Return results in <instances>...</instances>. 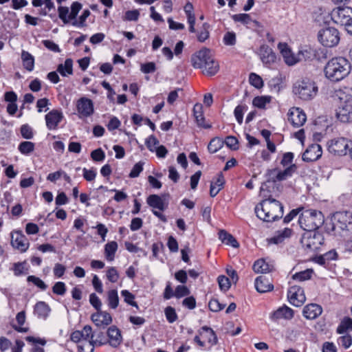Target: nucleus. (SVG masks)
I'll list each match as a JSON object with an SVG mask.
<instances>
[{"label": "nucleus", "mask_w": 352, "mask_h": 352, "mask_svg": "<svg viewBox=\"0 0 352 352\" xmlns=\"http://www.w3.org/2000/svg\"><path fill=\"white\" fill-rule=\"evenodd\" d=\"M118 249V244L116 241H111L107 243L104 246V254L108 261H113L114 259L115 253Z\"/></svg>", "instance_id": "nucleus-36"}, {"label": "nucleus", "mask_w": 352, "mask_h": 352, "mask_svg": "<svg viewBox=\"0 0 352 352\" xmlns=\"http://www.w3.org/2000/svg\"><path fill=\"white\" fill-rule=\"evenodd\" d=\"M333 229L352 233V214L350 212H337L333 217Z\"/></svg>", "instance_id": "nucleus-9"}, {"label": "nucleus", "mask_w": 352, "mask_h": 352, "mask_svg": "<svg viewBox=\"0 0 352 352\" xmlns=\"http://www.w3.org/2000/svg\"><path fill=\"white\" fill-rule=\"evenodd\" d=\"M164 313H165V316H166L167 320L170 323H173V322H175L178 318V316L175 311V309L170 306L167 307L165 309Z\"/></svg>", "instance_id": "nucleus-48"}, {"label": "nucleus", "mask_w": 352, "mask_h": 352, "mask_svg": "<svg viewBox=\"0 0 352 352\" xmlns=\"http://www.w3.org/2000/svg\"><path fill=\"white\" fill-rule=\"evenodd\" d=\"M21 133L25 139H32L33 138L32 129L28 124H23L21 127Z\"/></svg>", "instance_id": "nucleus-61"}, {"label": "nucleus", "mask_w": 352, "mask_h": 352, "mask_svg": "<svg viewBox=\"0 0 352 352\" xmlns=\"http://www.w3.org/2000/svg\"><path fill=\"white\" fill-rule=\"evenodd\" d=\"M217 281L221 290L227 291L230 287V279L223 275L219 276L217 278Z\"/></svg>", "instance_id": "nucleus-52"}, {"label": "nucleus", "mask_w": 352, "mask_h": 352, "mask_svg": "<svg viewBox=\"0 0 352 352\" xmlns=\"http://www.w3.org/2000/svg\"><path fill=\"white\" fill-rule=\"evenodd\" d=\"M256 216L266 222L274 221L283 217V206L274 199H265L255 208Z\"/></svg>", "instance_id": "nucleus-3"}, {"label": "nucleus", "mask_w": 352, "mask_h": 352, "mask_svg": "<svg viewBox=\"0 0 352 352\" xmlns=\"http://www.w3.org/2000/svg\"><path fill=\"white\" fill-rule=\"evenodd\" d=\"M331 19L337 24L344 25L346 31L352 35V8L338 7L331 12Z\"/></svg>", "instance_id": "nucleus-6"}, {"label": "nucleus", "mask_w": 352, "mask_h": 352, "mask_svg": "<svg viewBox=\"0 0 352 352\" xmlns=\"http://www.w3.org/2000/svg\"><path fill=\"white\" fill-rule=\"evenodd\" d=\"M323 241L322 234L316 230L305 232L300 240L302 247L309 252H314L319 249L323 244Z\"/></svg>", "instance_id": "nucleus-7"}, {"label": "nucleus", "mask_w": 352, "mask_h": 352, "mask_svg": "<svg viewBox=\"0 0 352 352\" xmlns=\"http://www.w3.org/2000/svg\"><path fill=\"white\" fill-rule=\"evenodd\" d=\"M318 88L310 78H302L296 80L293 85V93L302 100H311L316 97Z\"/></svg>", "instance_id": "nucleus-5"}, {"label": "nucleus", "mask_w": 352, "mask_h": 352, "mask_svg": "<svg viewBox=\"0 0 352 352\" xmlns=\"http://www.w3.org/2000/svg\"><path fill=\"white\" fill-rule=\"evenodd\" d=\"M121 295L124 298V300L126 303L133 307H135L137 309H138V305L137 302L133 300L135 298V296L133 294L129 292L128 290H122L121 292Z\"/></svg>", "instance_id": "nucleus-47"}, {"label": "nucleus", "mask_w": 352, "mask_h": 352, "mask_svg": "<svg viewBox=\"0 0 352 352\" xmlns=\"http://www.w3.org/2000/svg\"><path fill=\"white\" fill-rule=\"evenodd\" d=\"M293 316V310L287 306H283L278 309L276 311H274L271 314L270 318L274 321H276L281 318L289 320L292 319Z\"/></svg>", "instance_id": "nucleus-24"}, {"label": "nucleus", "mask_w": 352, "mask_h": 352, "mask_svg": "<svg viewBox=\"0 0 352 352\" xmlns=\"http://www.w3.org/2000/svg\"><path fill=\"white\" fill-rule=\"evenodd\" d=\"M210 25L208 23H203L202 26L197 32V38L200 43L204 42L210 36Z\"/></svg>", "instance_id": "nucleus-38"}, {"label": "nucleus", "mask_w": 352, "mask_h": 352, "mask_svg": "<svg viewBox=\"0 0 352 352\" xmlns=\"http://www.w3.org/2000/svg\"><path fill=\"white\" fill-rule=\"evenodd\" d=\"M50 311V309L45 302H38L34 306V314L38 318H47Z\"/></svg>", "instance_id": "nucleus-33"}, {"label": "nucleus", "mask_w": 352, "mask_h": 352, "mask_svg": "<svg viewBox=\"0 0 352 352\" xmlns=\"http://www.w3.org/2000/svg\"><path fill=\"white\" fill-rule=\"evenodd\" d=\"M288 121L294 126L299 127L306 122L307 116L304 111L298 107H292L287 113Z\"/></svg>", "instance_id": "nucleus-15"}, {"label": "nucleus", "mask_w": 352, "mask_h": 352, "mask_svg": "<svg viewBox=\"0 0 352 352\" xmlns=\"http://www.w3.org/2000/svg\"><path fill=\"white\" fill-rule=\"evenodd\" d=\"M248 109L246 105H238L236 107L234 114L239 124H242L243 120V112Z\"/></svg>", "instance_id": "nucleus-49"}, {"label": "nucleus", "mask_w": 352, "mask_h": 352, "mask_svg": "<svg viewBox=\"0 0 352 352\" xmlns=\"http://www.w3.org/2000/svg\"><path fill=\"white\" fill-rule=\"evenodd\" d=\"M78 112L82 117H89L94 113V104L91 100L87 98H81L76 104Z\"/></svg>", "instance_id": "nucleus-17"}, {"label": "nucleus", "mask_w": 352, "mask_h": 352, "mask_svg": "<svg viewBox=\"0 0 352 352\" xmlns=\"http://www.w3.org/2000/svg\"><path fill=\"white\" fill-rule=\"evenodd\" d=\"M58 16L64 23H67L69 21V8L65 6H59L58 8Z\"/></svg>", "instance_id": "nucleus-53"}, {"label": "nucleus", "mask_w": 352, "mask_h": 352, "mask_svg": "<svg viewBox=\"0 0 352 352\" xmlns=\"http://www.w3.org/2000/svg\"><path fill=\"white\" fill-rule=\"evenodd\" d=\"M351 70V63L342 56L332 58L324 67L325 77L333 82H339L346 78L350 74Z\"/></svg>", "instance_id": "nucleus-1"}, {"label": "nucleus", "mask_w": 352, "mask_h": 352, "mask_svg": "<svg viewBox=\"0 0 352 352\" xmlns=\"http://www.w3.org/2000/svg\"><path fill=\"white\" fill-rule=\"evenodd\" d=\"M255 288L259 293H265L274 289L273 284L265 276H259L255 280Z\"/></svg>", "instance_id": "nucleus-22"}, {"label": "nucleus", "mask_w": 352, "mask_h": 352, "mask_svg": "<svg viewBox=\"0 0 352 352\" xmlns=\"http://www.w3.org/2000/svg\"><path fill=\"white\" fill-rule=\"evenodd\" d=\"M91 320L97 327H102L103 328L112 322L111 315L106 311H101V309L91 315Z\"/></svg>", "instance_id": "nucleus-19"}, {"label": "nucleus", "mask_w": 352, "mask_h": 352, "mask_svg": "<svg viewBox=\"0 0 352 352\" xmlns=\"http://www.w3.org/2000/svg\"><path fill=\"white\" fill-rule=\"evenodd\" d=\"M147 204L153 208L164 211L167 208L164 199L157 195H151L147 197Z\"/></svg>", "instance_id": "nucleus-26"}, {"label": "nucleus", "mask_w": 352, "mask_h": 352, "mask_svg": "<svg viewBox=\"0 0 352 352\" xmlns=\"http://www.w3.org/2000/svg\"><path fill=\"white\" fill-rule=\"evenodd\" d=\"M57 72L63 76L72 75L73 74V60L71 58H67L64 64L58 65Z\"/></svg>", "instance_id": "nucleus-32"}, {"label": "nucleus", "mask_w": 352, "mask_h": 352, "mask_svg": "<svg viewBox=\"0 0 352 352\" xmlns=\"http://www.w3.org/2000/svg\"><path fill=\"white\" fill-rule=\"evenodd\" d=\"M193 67L202 69V73L206 76L215 75L219 69V63L214 60L209 49L202 48L191 56Z\"/></svg>", "instance_id": "nucleus-2"}, {"label": "nucleus", "mask_w": 352, "mask_h": 352, "mask_svg": "<svg viewBox=\"0 0 352 352\" xmlns=\"http://www.w3.org/2000/svg\"><path fill=\"white\" fill-rule=\"evenodd\" d=\"M19 151L24 155H28L34 150V143L25 141L20 143L18 147Z\"/></svg>", "instance_id": "nucleus-44"}, {"label": "nucleus", "mask_w": 352, "mask_h": 352, "mask_svg": "<svg viewBox=\"0 0 352 352\" xmlns=\"http://www.w3.org/2000/svg\"><path fill=\"white\" fill-rule=\"evenodd\" d=\"M224 304H221L217 299L213 298L209 301L208 307L210 311L217 312L222 310L225 307Z\"/></svg>", "instance_id": "nucleus-54"}, {"label": "nucleus", "mask_w": 352, "mask_h": 352, "mask_svg": "<svg viewBox=\"0 0 352 352\" xmlns=\"http://www.w3.org/2000/svg\"><path fill=\"white\" fill-rule=\"evenodd\" d=\"M95 339L86 341L82 344L78 345V352H93L95 345H104L107 344V338L105 334L102 331L94 333Z\"/></svg>", "instance_id": "nucleus-12"}, {"label": "nucleus", "mask_w": 352, "mask_h": 352, "mask_svg": "<svg viewBox=\"0 0 352 352\" xmlns=\"http://www.w3.org/2000/svg\"><path fill=\"white\" fill-rule=\"evenodd\" d=\"M250 83L257 89H260L263 86V81L261 77L255 73H251L249 76Z\"/></svg>", "instance_id": "nucleus-45"}, {"label": "nucleus", "mask_w": 352, "mask_h": 352, "mask_svg": "<svg viewBox=\"0 0 352 352\" xmlns=\"http://www.w3.org/2000/svg\"><path fill=\"white\" fill-rule=\"evenodd\" d=\"M193 113L198 126H202L205 129H208L210 127V125L204 124L205 118L203 115L202 106L201 104H197L194 106Z\"/></svg>", "instance_id": "nucleus-30"}, {"label": "nucleus", "mask_w": 352, "mask_h": 352, "mask_svg": "<svg viewBox=\"0 0 352 352\" xmlns=\"http://www.w3.org/2000/svg\"><path fill=\"white\" fill-rule=\"evenodd\" d=\"M81 8H82L81 3H80L77 1L74 2L71 6V12L69 14V19L71 20L76 19V17L78 15V13L81 10Z\"/></svg>", "instance_id": "nucleus-60"}, {"label": "nucleus", "mask_w": 352, "mask_h": 352, "mask_svg": "<svg viewBox=\"0 0 352 352\" xmlns=\"http://www.w3.org/2000/svg\"><path fill=\"white\" fill-rule=\"evenodd\" d=\"M340 104L336 110V116L342 122H352V98L343 101V97H340Z\"/></svg>", "instance_id": "nucleus-10"}, {"label": "nucleus", "mask_w": 352, "mask_h": 352, "mask_svg": "<svg viewBox=\"0 0 352 352\" xmlns=\"http://www.w3.org/2000/svg\"><path fill=\"white\" fill-rule=\"evenodd\" d=\"M278 48L287 65H293L296 63V55L292 54L286 43H279Z\"/></svg>", "instance_id": "nucleus-27"}, {"label": "nucleus", "mask_w": 352, "mask_h": 352, "mask_svg": "<svg viewBox=\"0 0 352 352\" xmlns=\"http://www.w3.org/2000/svg\"><path fill=\"white\" fill-rule=\"evenodd\" d=\"M322 153L320 145L313 144L309 146L302 154V160L305 162H314L321 157Z\"/></svg>", "instance_id": "nucleus-18"}, {"label": "nucleus", "mask_w": 352, "mask_h": 352, "mask_svg": "<svg viewBox=\"0 0 352 352\" xmlns=\"http://www.w3.org/2000/svg\"><path fill=\"white\" fill-rule=\"evenodd\" d=\"M219 238L223 243H226V245H230L233 248H238L239 246V244L236 239L224 230L219 231Z\"/></svg>", "instance_id": "nucleus-31"}, {"label": "nucleus", "mask_w": 352, "mask_h": 352, "mask_svg": "<svg viewBox=\"0 0 352 352\" xmlns=\"http://www.w3.org/2000/svg\"><path fill=\"white\" fill-rule=\"evenodd\" d=\"M64 116L61 111L52 109L45 115L46 126L49 130H55Z\"/></svg>", "instance_id": "nucleus-16"}, {"label": "nucleus", "mask_w": 352, "mask_h": 352, "mask_svg": "<svg viewBox=\"0 0 352 352\" xmlns=\"http://www.w3.org/2000/svg\"><path fill=\"white\" fill-rule=\"evenodd\" d=\"M313 274L311 269H307L300 272H297L292 276V278L298 281H304L311 278Z\"/></svg>", "instance_id": "nucleus-43"}, {"label": "nucleus", "mask_w": 352, "mask_h": 352, "mask_svg": "<svg viewBox=\"0 0 352 352\" xmlns=\"http://www.w3.org/2000/svg\"><path fill=\"white\" fill-rule=\"evenodd\" d=\"M224 144L223 140L218 137L212 138L208 145V151L211 153L217 152L223 147Z\"/></svg>", "instance_id": "nucleus-39"}, {"label": "nucleus", "mask_w": 352, "mask_h": 352, "mask_svg": "<svg viewBox=\"0 0 352 352\" xmlns=\"http://www.w3.org/2000/svg\"><path fill=\"white\" fill-rule=\"evenodd\" d=\"M234 21H239L243 24L250 25L251 28L260 27L258 21H253L248 14H238L232 16Z\"/></svg>", "instance_id": "nucleus-28"}, {"label": "nucleus", "mask_w": 352, "mask_h": 352, "mask_svg": "<svg viewBox=\"0 0 352 352\" xmlns=\"http://www.w3.org/2000/svg\"><path fill=\"white\" fill-rule=\"evenodd\" d=\"M199 334L207 339V341L211 345H214L217 343V337L214 331L210 327L207 326L202 327Z\"/></svg>", "instance_id": "nucleus-29"}, {"label": "nucleus", "mask_w": 352, "mask_h": 352, "mask_svg": "<svg viewBox=\"0 0 352 352\" xmlns=\"http://www.w3.org/2000/svg\"><path fill=\"white\" fill-rule=\"evenodd\" d=\"M322 312V307L318 304L311 303L306 305L303 309V316L309 320L316 319Z\"/></svg>", "instance_id": "nucleus-23"}, {"label": "nucleus", "mask_w": 352, "mask_h": 352, "mask_svg": "<svg viewBox=\"0 0 352 352\" xmlns=\"http://www.w3.org/2000/svg\"><path fill=\"white\" fill-rule=\"evenodd\" d=\"M352 329V319L346 318L342 322L341 324L338 327L337 331L339 333H342L346 329Z\"/></svg>", "instance_id": "nucleus-56"}, {"label": "nucleus", "mask_w": 352, "mask_h": 352, "mask_svg": "<svg viewBox=\"0 0 352 352\" xmlns=\"http://www.w3.org/2000/svg\"><path fill=\"white\" fill-rule=\"evenodd\" d=\"M108 305L111 309H116L119 304V298L118 292L116 289H111L107 294Z\"/></svg>", "instance_id": "nucleus-41"}, {"label": "nucleus", "mask_w": 352, "mask_h": 352, "mask_svg": "<svg viewBox=\"0 0 352 352\" xmlns=\"http://www.w3.org/2000/svg\"><path fill=\"white\" fill-rule=\"evenodd\" d=\"M82 338V344H83L86 341H89L94 338V333L92 332V329L89 325H86L84 327L83 329L80 331Z\"/></svg>", "instance_id": "nucleus-46"}, {"label": "nucleus", "mask_w": 352, "mask_h": 352, "mask_svg": "<svg viewBox=\"0 0 352 352\" xmlns=\"http://www.w3.org/2000/svg\"><path fill=\"white\" fill-rule=\"evenodd\" d=\"M259 56L263 63L267 66L276 61V56L272 49L267 45H263L259 49Z\"/></svg>", "instance_id": "nucleus-20"}, {"label": "nucleus", "mask_w": 352, "mask_h": 352, "mask_svg": "<svg viewBox=\"0 0 352 352\" xmlns=\"http://www.w3.org/2000/svg\"><path fill=\"white\" fill-rule=\"evenodd\" d=\"M287 298L289 302L296 307H300L306 300L304 290L298 285L289 287L287 292Z\"/></svg>", "instance_id": "nucleus-13"}, {"label": "nucleus", "mask_w": 352, "mask_h": 352, "mask_svg": "<svg viewBox=\"0 0 352 352\" xmlns=\"http://www.w3.org/2000/svg\"><path fill=\"white\" fill-rule=\"evenodd\" d=\"M292 230L289 228H285L282 231H278L277 234L271 238L270 241L274 244H278L283 241L286 238H289L292 234Z\"/></svg>", "instance_id": "nucleus-35"}, {"label": "nucleus", "mask_w": 352, "mask_h": 352, "mask_svg": "<svg viewBox=\"0 0 352 352\" xmlns=\"http://www.w3.org/2000/svg\"><path fill=\"white\" fill-rule=\"evenodd\" d=\"M224 144L230 149L236 151L238 149V140L234 136H228L223 141Z\"/></svg>", "instance_id": "nucleus-57"}, {"label": "nucleus", "mask_w": 352, "mask_h": 352, "mask_svg": "<svg viewBox=\"0 0 352 352\" xmlns=\"http://www.w3.org/2000/svg\"><path fill=\"white\" fill-rule=\"evenodd\" d=\"M190 289L185 285H177L175 290V297L181 298L190 294Z\"/></svg>", "instance_id": "nucleus-50"}, {"label": "nucleus", "mask_w": 352, "mask_h": 352, "mask_svg": "<svg viewBox=\"0 0 352 352\" xmlns=\"http://www.w3.org/2000/svg\"><path fill=\"white\" fill-rule=\"evenodd\" d=\"M107 277L108 280L111 283L117 282L119 278V275L116 269L113 267H110L107 272Z\"/></svg>", "instance_id": "nucleus-64"}, {"label": "nucleus", "mask_w": 352, "mask_h": 352, "mask_svg": "<svg viewBox=\"0 0 352 352\" xmlns=\"http://www.w3.org/2000/svg\"><path fill=\"white\" fill-rule=\"evenodd\" d=\"M107 334L108 336L107 343L111 346L117 347L121 344L122 337L120 329L117 327L112 325L109 327Z\"/></svg>", "instance_id": "nucleus-21"}, {"label": "nucleus", "mask_w": 352, "mask_h": 352, "mask_svg": "<svg viewBox=\"0 0 352 352\" xmlns=\"http://www.w3.org/2000/svg\"><path fill=\"white\" fill-rule=\"evenodd\" d=\"M315 57V50L310 47L305 46V47L301 48L296 54V63L311 60Z\"/></svg>", "instance_id": "nucleus-25"}, {"label": "nucleus", "mask_w": 352, "mask_h": 352, "mask_svg": "<svg viewBox=\"0 0 352 352\" xmlns=\"http://www.w3.org/2000/svg\"><path fill=\"white\" fill-rule=\"evenodd\" d=\"M21 58L24 68L28 71H32L34 67V59L33 56L28 52L23 50L21 53Z\"/></svg>", "instance_id": "nucleus-34"}, {"label": "nucleus", "mask_w": 352, "mask_h": 352, "mask_svg": "<svg viewBox=\"0 0 352 352\" xmlns=\"http://www.w3.org/2000/svg\"><path fill=\"white\" fill-rule=\"evenodd\" d=\"M90 304L97 310L101 309L102 302L100 298L96 296L95 293H92L89 296Z\"/></svg>", "instance_id": "nucleus-63"}, {"label": "nucleus", "mask_w": 352, "mask_h": 352, "mask_svg": "<svg viewBox=\"0 0 352 352\" xmlns=\"http://www.w3.org/2000/svg\"><path fill=\"white\" fill-rule=\"evenodd\" d=\"M324 222L322 212L314 210H302L298 218V223L306 232L317 230Z\"/></svg>", "instance_id": "nucleus-4"}, {"label": "nucleus", "mask_w": 352, "mask_h": 352, "mask_svg": "<svg viewBox=\"0 0 352 352\" xmlns=\"http://www.w3.org/2000/svg\"><path fill=\"white\" fill-rule=\"evenodd\" d=\"M11 244L15 249L21 252H25L29 247V241L21 231H14L11 233Z\"/></svg>", "instance_id": "nucleus-14"}, {"label": "nucleus", "mask_w": 352, "mask_h": 352, "mask_svg": "<svg viewBox=\"0 0 352 352\" xmlns=\"http://www.w3.org/2000/svg\"><path fill=\"white\" fill-rule=\"evenodd\" d=\"M91 157L94 161L101 162L104 160L105 154L101 148H98L91 153Z\"/></svg>", "instance_id": "nucleus-62"}, {"label": "nucleus", "mask_w": 352, "mask_h": 352, "mask_svg": "<svg viewBox=\"0 0 352 352\" xmlns=\"http://www.w3.org/2000/svg\"><path fill=\"white\" fill-rule=\"evenodd\" d=\"M338 342L339 345L343 346L345 349H347L351 345L352 338L350 335L346 334L344 336H340L338 339Z\"/></svg>", "instance_id": "nucleus-58"}, {"label": "nucleus", "mask_w": 352, "mask_h": 352, "mask_svg": "<svg viewBox=\"0 0 352 352\" xmlns=\"http://www.w3.org/2000/svg\"><path fill=\"white\" fill-rule=\"evenodd\" d=\"M143 165H144V162H139L136 163L133 166L131 173H129V177L131 178H135V177H138L140 173L143 170Z\"/></svg>", "instance_id": "nucleus-59"}, {"label": "nucleus", "mask_w": 352, "mask_h": 352, "mask_svg": "<svg viewBox=\"0 0 352 352\" xmlns=\"http://www.w3.org/2000/svg\"><path fill=\"white\" fill-rule=\"evenodd\" d=\"M296 168L297 167L295 164H292L284 170H278V174L277 175L278 181L280 182L287 179L293 175V173L296 170Z\"/></svg>", "instance_id": "nucleus-40"}, {"label": "nucleus", "mask_w": 352, "mask_h": 352, "mask_svg": "<svg viewBox=\"0 0 352 352\" xmlns=\"http://www.w3.org/2000/svg\"><path fill=\"white\" fill-rule=\"evenodd\" d=\"M318 38L319 42L324 46L332 47L337 45L340 41L338 30L333 27L322 28L318 32Z\"/></svg>", "instance_id": "nucleus-8"}, {"label": "nucleus", "mask_w": 352, "mask_h": 352, "mask_svg": "<svg viewBox=\"0 0 352 352\" xmlns=\"http://www.w3.org/2000/svg\"><path fill=\"white\" fill-rule=\"evenodd\" d=\"M271 99L272 97L267 96H256L254 98L252 104L259 109H264L266 104L271 102Z\"/></svg>", "instance_id": "nucleus-42"}, {"label": "nucleus", "mask_w": 352, "mask_h": 352, "mask_svg": "<svg viewBox=\"0 0 352 352\" xmlns=\"http://www.w3.org/2000/svg\"><path fill=\"white\" fill-rule=\"evenodd\" d=\"M253 270L256 273H267L272 270V266L267 263L264 259H259L254 263Z\"/></svg>", "instance_id": "nucleus-37"}, {"label": "nucleus", "mask_w": 352, "mask_h": 352, "mask_svg": "<svg viewBox=\"0 0 352 352\" xmlns=\"http://www.w3.org/2000/svg\"><path fill=\"white\" fill-rule=\"evenodd\" d=\"M66 290V285L63 282H57L52 287L53 293L57 295L63 296Z\"/></svg>", "instance_id": "nucleus-55"}, {"label": "nucleus", "mask_w": 352, "mask_h": 352, "mask_svg": "<svg viewBox=\"0 0 352 352\" xmlns=\"http://www.w3.org/2000/svg\"><path fill=\"white\" fill-rule=\"evenodd\" d=\"M350 141L344 138H337L327 143L328 151L338 155H344L347 153Z\"/></svg>", "instance_id": "nucleus-11"}, {"label": "nucleus", "mask_w": 352, "mask_h": 352, "mask_svg": "<svg viewBox=\"0 0 352 352\" xmlns=\"http://www.w3.org/2000/svg\"><path fill=\"white\" fill-rule=\"evenodd\" d=\"M28 282H31L41 290H45L47 288V285L39 278L30 275L27 278Z\"/></svg>", "instance_id": "nucleus-51"}]
</instances>
